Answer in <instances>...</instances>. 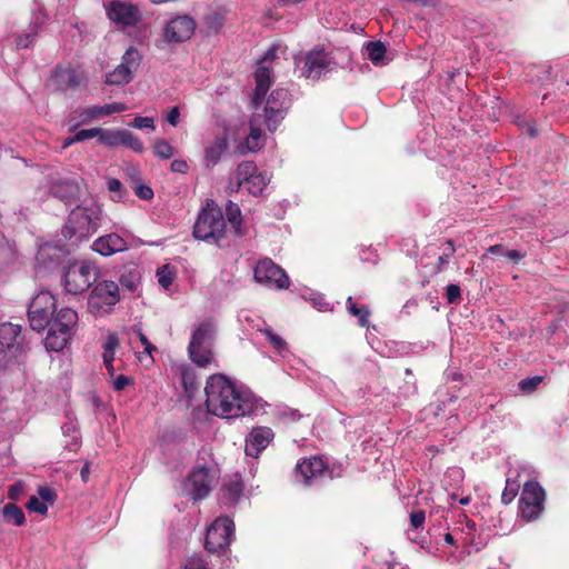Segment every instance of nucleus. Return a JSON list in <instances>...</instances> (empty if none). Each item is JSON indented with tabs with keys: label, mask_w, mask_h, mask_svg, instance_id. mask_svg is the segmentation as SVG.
I'll use <instances>...</instances> for the list:
<instances>
[{
	"label": "nucleus",
	"mask_w": 569,
	"mask_h": 569,
	"mask_svg": "<svg viewBox=\"0 0 569 569\" xmlns=\"http://www.w3.org/2000/svg\"><path fill=\"white\" fill-rule=\"evenodd\" d=\"M81 182L77 178H60L51 182L49 192L64 203H71L81 194Z\"/></svg>",
	"instance_id": "22"
},
{
	"label": "nucleus",
	"mask_w": 569,
	"mask_h": 569,
	"mask_svg": "<svg viewBox=\"0 0 569 569\" xmlns=\"http://www.w3.org/2000/svg\"><path fill=\"white\" fill-rule=\"evenodd\" d=\"M101 136V128H91V129H82L76 133V140H79V142L98 138V142L100 141Z\"/></svg>",
	"instance_id": "50"
},
{
	"label": "nucleus",
	"mask_w": 569,
	"mask_h": 569,
	"mask_svg": "<svg viewBox=\"0 0 569 569\" xmlns=\"http://www.w3.org/2000/svg\"><path fill=\"white\" fill-rule=\"evenodd\" d=\"M43 21V14L41 12L36 13L33 16L30 30L26 34L18 38L17 46L19 48H29Z\"/></svg>",
	"instance_id": "34"
},
{
	"label": "nucleus",
	"mask_w": 569,
	"mask_h": 569,
	"mask_svg": "<svg viewBox=\"0 0 569 569\" xmlns=\"http://www.w3.org/2000/svg\"><path fill=\"white\" fill-rule=\"evenodd\" d=\"M114 351L116 350H103V353H102V358H103V363L108 370V373L113 377L114 376V368L112 366V361L114 359Z\"/></svg>",
	"instance_id": "58"
},
{
	"label": "nucleus",
	"mask_w": 569,
	"mask_h": 569,
	"mask_svg": "<svg viewBox=\"0 0 569 569\" xmlns=\"http://www.w3.org/2000/svg\"><path fill=\"white\" fill-rule=\"evenodd\" d=\"M312 305L319 310V311H327L329 310V303L326 301L325 297L320 293H312L311 298Z\"/></svg>",
	"instance_id": "59"
},
{
	"label": "nucleus",
	"mask_w": 569,
	"mask_h": 569,
	"mask_svg": "<svg viewBox=\"0 0 569 569\" xmlns=\"http://www.w3.org/2000/svg\"><path fill=\"white\" fill-rule=\"evenodd\" d=\"M153 152L160 159H170L173 156V148L164 139H159L153 144Z\"/></svg>",
	"instance_id": "46"
},
{
	"label": "nucleus",
	"mask_w": 569,
	"mask_h": 569,
	"mask_svg": "<svg viewBox=\"0 0 569 569\" xmlns=\"http://www.w3.org/2000/svg\"><path fill=\"white\" fill-rule=\"evenodd\" d=\"M233 533V520L229 517H218L207 529L206 549L209 552H223L229 547Z\"/></svg>",
	"instance_id": "13"
},
{
	"label": "nucleus",
	"mask_w": 569,
	"mask_h": 569,
	"mask_svg": "<svg viewBox=\"0 0 569 569\" xmlns=\"http://www.w3.org/2000/svg\"><path fill=\"white\" fill-rule=\"evenodd\" d=\"M278 46H271L264 56L259 60L257 70L254 72L256 89L254 101H259L260 97L267 93L273 82L272 71L270 63L276 59Z\"/></svg>",
	"instance_id": "18"
},
{
	"label": "nucleus",
	"mask_w": 569,
	"mask_h": 569,
	"mask_svg": "<svg viewBox=\"0 0 569 569\" xmlns=\"http://www.w3.org/2000/svg\"><path fill=\"white\" fill-rule=\"evenodd\" d=\"M183 569H209L206 561L198 555L188 558L183 565Z\"/></svg>",
	"instance_id": "52"
},
{
	"label": "nucleus",
	"mask_w": 569,
	"mask_h": 569,
	"mask_svg": "<svg viewBox=\"0 0 569 569\" xmlns=\"http://www.w3.org/2000/svg\"><path fill=\"white\" fill-rule=\"evenodd\" d=\"M157 278H158L159 284L163 289L168 290L173 282L174 272L169 264H163L162 267H160L157 270Z\"/></svg>",
	"instance_id": "42"
},
{
	"label": "nucleus",
	"mask_w": 569,
	"mask_h": 569,
	"mask_svg": "<svg viewBox=\"0 0 569 569\" xmlns=\"http://www.w3.org/2000/svg\"><path fill=\"white\" fill-rule=\"evenodd\" d=\"M120 300L119 286L111 280L97 282L88 298V310L94 317L110 313Z\"/></svg>",
	"instance_id": "10"
},
{
	"label": "nucleus",
	"mask_w": 569,
	"mask_h": 569,
	"mask_svg": "<svg viewBox=\"0 0 569 569\" xmlns=\"http://www.w3.org/2000/svg\"><path fill=\"white\" fill-rule=\"evenodd\" d=\"M131 127L136 129H154L153 119L150 117H141L138 116L133 119V121L130 123Z\"/></svg>",
	"instance_id": "53"
},
{
	"label": "nucleus",
	"mask_w": 569,
	"mask_h": 569,
	"mask_svg": "<svg viewBox=\"0 0 569 569\" xmlns=\"http://www.w3.org/2000/svg\"><path fill=\"white\" fill-rule=\"evenodd\" d=\"M213 480L214 477L208 468L197 467L190 472L186 487L191 498L199 500L209 495Z\"/></svg>",
	"instance_id": "20"
},
{
	"label": "nucleus",
	"mask_w": 569,
	"mask_h": 569,
	"mask_svg": "<svg viewBox=\"0 0 569 569\" xmlns=\"http://www.w3.org/2000/svg\"><path fill=\"white\" fill-rule=\"evenodd\" d=\"M123 130H106L101 129L100 144L116 148L122 144Z\"/></svg>",
	"instance_id": "37"
},
{
	"label": "nucleus",
	"mask_w": 569,
	"mask_h": 569,
	"mask_svg": "<svg viewBox=\"0 0 569 569\" xmlns=\"http://www.w3.org/2000/svg\"><path fill=\"white\" fill-rule=\"evenodd\" d=\"M119 345V339L116 333H110L103 343V350H116Z\"/></svg>",
	"instance_id": "62"
},
{
	"label": "nucleus",
	"mask_w": 569,
	"mask_h": 569,
	"mask_svg": "<svg viewBox=\"0 0 569 569\" xmlns=\"http://www.w3.org/2000/svg\"><path fill=\"white\" fill-rule=\"evenodd\" d=\"M3 520L7 523L21 527L26 523V516L19 506L13 502L6 503L1 510Z\"/></svg>",
	"instance_id": "31"
},
{
	"label": "nucleus",
	"mask_w": 569,
	"mask_h": 569,
	"mask_svg": "<svg viewBox=\"0 0 569 569\" xmlns=\"http://www.w3.org/2000/svg\"><path fill=\"white\" fill-rule=\"evenodd\" d=\"M260 173L253 161H242L229 181V189L238 192L242 186H247L253 177H258Z\"/></svg>",
	"instance_id": "26"
},
{
	"label": "nucleus",
	"mask_w": 569,
	"mask_h": 569,
	"mask_svg": "<svg viewBox=\"0 0 569 569\" xmlns=\"http://www.w3.org/2000/svg\"><path fill=\"white\" fill-rule=\"evenodd\" d=\"M227 222L223 213L216 204H208L203 208L197 218L193 227V236L206 242L220 246L224 238Z\"/></svg>",
	"instance_id": "5"
},
{
	"label": "nucleus",
	"mask_w": 569,
	"mask_h": 569,
	"mask_svg": "<svg viewBox=\"0 0 569 569\" xmlns=\"http://www.w3.org/2000/svg\"><path fill=\"white\" fill-rule=\"evenodd\" d=\"M141 54L134 47H130L122 56L120 66L129 69L130 72H133L138 69L141 63Z\"/></svg>",
	"instance_id": "36"
},
{
	"label": "nucleus",
	"mask_w": 569,
	"mask_h": 569,
	"mask_svg": "<svg viewBox=\"0 0 569 569\" xmlns=\"http://www.w3.org/2000/svg\"><path fill=\"white\" fill-rule=\"evenodd\" d=\"M24 485L19 481L16 482L8 488V498L12 501H17L20 499L21 495L23 493Z\"/></svg>",
	"instance_id": "56"
},
{
	"label": "nucleus",
	"mask_w": 569,
	"mask_h": 569,
	"mask_svg": "<svg viewBox=\"0 0 569 569\" xmlns=\"http://www.w3.org/2000/svg\"><path fill=\"white\" fill-rule=\"evenodd\" d=\"M204 27L211 34H217L223 28L226 22V11L222 9H214L204 16Z\"/></svg>",
	"instance_id": "32"
},
{
	"label": "nucleus",
	"mask_w": 569,
	"mask_h": 569,
	"mask_svg": "<svg viewBox=\"0 0 569 569\" xmlns=\"http://www.w3.org/2000/svg\"><path fill=\"white\" fill-rule=\"evenodd\" d=\"M102 221V207L92 200L83 202L69 212L62 226L61 234L70 243L78 244L94 234L101 227Z\"/></svg>",
	"instance_id": "2"
},
{
	"label": "nucleus",
	"mask_w": 569,
	"mask_h": 569,
	"mask_svg": "<svg viewBox=\"0 0 569 569\" xmlns=\"http://www.w3.org/2000/svg\"><path fill=\"white\" fill-rule=\"evenodd\" d=\"M27 509L31 512L43 516L48 512V505H46L38 496H31L27 502Z\"/></svg>",
	"instance_id": "49"
},
{
	"label": "nucleus",
	"mask_w": 569,
	"mask_h": 569,
	"mask_svg": "<svg viewBox=\"0 0 569 569\" xmlns=\"http://www.w3.org/2000/svg\"><path fill=\"white\" fill-rule=\"evenodd\" d=\"M130 339L133 341L134 339L139 340L140 343L143 346L144 353L151 356L152 351L156 350V348L152 346V343L148 340L147 336L142 332V328L140 326H133L130 329Z\"/></svg>",
	"instance_id": "41"
},
{
	"label": "nucleus",
	"mask_w": 569,
	"mask_h": 569,
	"mask_svg": "<svg viewBox=\"0 0 569 569\" xmlns=\"http://www.w3.org/2000/svg\"><path fill=\"white\" fill-rule=\"evenodd\" d=\"M106 16L118 31L131 34V30L139 27L143 20L140 7L124 0H111L103 4Z\"/></svg>",
	"instance_id": "6"
},
{
	"label": "nucleus",
	"mask_w": 569,
	"mask_h": 569,
	"mask_svg": "<svg viewBox=\"0 0 569 569\" xmlns=\"http://www.w3.org/2000/svg\"><path fill=\"white\" fill-rule=\"evenodd\" d=\"M62 257V249L52 243L42 244L37 254L36 260L39 266L44 269H51L56 267Z\"/></svg>",
	"instance_id": "29"
},
{
	"label": "nucleus",
	"mask_w": 569,
	"mask_h": 569,
	"mask_svg": "<svg viewBox=\"0 0 569 569\" xmlns=\"http://www.w3.org/2000/svg\"><path fill=\"white\" fill-rule=\"evenodd\" d=\"M13 259V252L9 246L0 248V262L11 261Z\"/></svg>",
	"instance_id": "64"
},
{
	"label": "nucleus",
	"mask_w": 569,
	"mask_h": 569,
	"mask_svg": "<svg viewBox=\"0 0 569 569\" xmlns=\"http://www.w3.org/2000/svg\"><path fill=\"white\" fill-rule=\"evenodd\" d=\"M24 355V336L20 325L0 323V368L19 361Z\"/></svg>",
	"instance_id": "7"
},
{
	"label": "nucleus",
	"mask_w": 569,
	"mask_h": 569,
	"mask_svg": "<svg viewBox=\"0 0 569 569\" xmlns=\"http://www.w3.org/2000/svg\"><path fill=\"white\" fill-rule=\"evenodd\" d=\"M107 188H108L109 192L112 194L111 198L113 201H121L127 196V191L124 190V188L119 179H116V178L108 179Z\"/></svg>",
	"instance_id": "44"
},
{
	"label": "nucleus",
	"mask_w": 569,
	"mask_h": 569,
	"mask_svg": "<svg viewBox=\"0 0 569 569\" xmlns=\"http://www.w3.org/2000/svg\"><path fill=\"white\" fill-rule=\"evenodd\" d=\"M134 193L138 198L142 200H151L153 198V190L149 186L143 183L136 186Z\"/></svg>",
	"instance_id": "55"
},
{
	"label": "nucleus",
	"mask_w": 569,
	"mask_h": 569,
	"mask_svg": "<svg viewBox=\"0 0 569 569\" xmlns=\"http://www.w3.org/2000/svg\"><path fill=\"white\" fill-rule=\"evenodd\" d=\"M133 380L124 375L116 376L112 380V387L117 391L123 390L127 386L131 385Z\"/></svg>",
	"instance_id": "57"
},
{
	"label": "nucleus",
	"mask_w": 569,
	"mask_h": 569,
	"mask_svg": "<svg viewBox=\"0 0 569 569\" xmlns=\"http://www.w3.org/2000/svg\"><path fill=\"white\" fill-rule=\"evenodd\" d=\"M243 492V482L241 477L236 473L230 476L221 488V501L227 507H233L238 503Z\"/></svg>",
	"instance_id": "27"
},
{
	"label": "nucleus",
	"mask_w": 569,
	"mask_h": 569,
	"mask_svg": "<svg viewBox=\"0 0 569 569\" xmlns=\"http://www.w3.org/2000/svg\"><path fill=\"white\" fill-rule=\"evenodd\" d=\"M204 392L208 412L223 419L243 417L257 408L256 397L250 390L237 387L222 375L211 376Z\"/></svg>",
	"instance_id": "1"
},
{
	"label": "nucleus",
	"mask_w": 569,
	"mask_h": 569,
	"mask_svg": "<svg viewBox=\"0 0 569 569\" xmlns=\"http://www.w3.org/2000/svg\"><path fill=\"white\" fill-rule=\"evenodd\" d=\"M91 249L103 257H110L118 252H123L128 249V242L124 238L116 232H110L97 238L91 246Z\"/></svg>",
	"instance_id": "25"
},
{
	"label": "nucleus",
	"mask_w": 569,
	"mask_h": 569,
	"mask_svg": "<svg viewBox=\"0 0 569 569\" xmlns=\"http://www.w3.org/2000/svg\"><path fill=\"white\" fill-rule=\"evenodd\" d=\"M456 248L452 240H447L443 244L442 253L439 256L435 266L436 272H442L449 263L450 258L455 253Z\"/></svg>",
	"instance_id": "38"
},
{
	"label": "nucleus",
	"mask_w": 569,
	"mask_h": 569,
	"mask_svg": "<svg viewBox=\"0 0 569 569\" xmlns=\"http://www.w3.org/2000/svg\"><path fill=\"white\" fill-rule=\"evenodd\" d=\"M56 309V300L50 291L41 290L31 300L28 307L30 327L40 332L50 323Z\"/></svg>",
	"instance_id": "12"
},
{
	"label": "nucleus",
	"mask_w": 569,
	"mask_h": 569,
	"mask_svg": "<svg viewBox=\"0 0 569 569\" xmlns=\"http://www.w3.org/2000/svg\"><path fill=\"white\" fill-rule=\"evenodd\" d=\"M180 111L178 107H172L167 113L166 120L172 126L177 127Z\"/></svg>",
	"instance_id": "63"
},
{
	"label": "nucleus",
	"mask_w": 569,
	"mask_h": 569,
	"mask_svg": "<svg viewBox=\"0 0 569 569\" xmlns=\"http://www.w3.org/2000/svg\"><path fill=\"white\" fill-rule=\"evenodd\" d=\"M194 30V19L188 14H180L166 22L162 36L167 43H180L189 40Z\"/></svg>",
	"instance_id": "16"
},
{
	"label": "nucleus",
	"mask_w": 569,
	"mask_h": 569,
	"mask_svg": "<svg viewBox=\"0 0 569 569\" xmlns=\"http://www.w3.org/2000/svg\"><path fill=\"white\" fill-rule=\"evenodd\" d=\"M426 516L422 510L415 511L410 515V523L413 528H419L425 523Z\"/></svg>",
	"instance_id": "60"
},
{
	"label": "nucleus",
	"mask_w": 569,
	"mask_h": 569,
	"mask_svg": "<svg viewBox=\"0 0 569 569\" xmlns=\"http://www.w3.org/2000/svg\"><path fill=\"white\" fill-rule=\"evenodd\" d=\"M461 297V289L458 284L450 283L446 288V299L448 303L459 302Z\"/></svg>",
	"instance_id": "51"
},
{
	"label": "nucleus",
	"mask_w": 569,
	"mask_h": 569,
	"mask_svg": "<svg viewBox=\"0 0 569 569\" xmlns=\"http://www.w3.org/2000/svg\"><path fill=\"white\" fill-rule=\"evenodd\" d=\"M330 59L323 48L316 47L303 57L301 74L311 80H319L331 70Z\"/></svg>",
	"instance_id": "17"
},
{
	"label": "nucleus",
	"mask_w": 569,
	"mask_h": 569,
	"mask_svg": "<svg viewBox=\"0 0 569 569\" xmlns=\"http://www.w3.org/2000/svg\"><path fill=\"white\" fill-rule=\"evenodd\" d=\"M98 267L89 261L81 260L70 263L63 269V286L71 295L84 292L97 281Z\"/></svg>",
	"instance_id": "8"
},
{
	"label": "nucleus",
	"mask_w": 569,
	"mask_h": 569,
	"mask_svg": "<svg viewBox=\"0 0 569 569\" xmlns=\"http://www.w3.org/2000/svg\"><path fill=\"white\" fill-rule=\"evenodd\" d=\"M229 128H223L206 142L203 148V164L207 169L216 167L229 149Z\"/></svg>",
	"instance_id": "19"
},
{
	"label": "nucleus",
	"mask_w": 569,
	"mask_h": 569,
	"mask_svg": "<svg viewBox=\"0 0 569 569\" xmlns=\"http://www.w3.org/2000/svg\"><path fill=\"white\" fill-rule=\"evenodd\" d=\"M541 376L528 377L519 381V389L525 393L533 392L542 382Z\"/></svg>",
	"instance_id": "48"
},
{
	"label": "nucleus",
	"mask_w": 569,
	"mask_h": 569,
	"mask_svg": "<svg viewBox=\"0 0 569 569\" xmlns=\"http://www.w3.org/2000/svg\"><path fill=\"white\" fill-rule=\"evenodd\" d=\"M88 81V74L81 66L59 63L51 71L49 87L59 92L76 91L86 87Z\"/></svg>",
	"instance_id": "9"
},
{
	"label": "nucleus",
	"mask_w": 569,
	"mask_h": 569,
	"mask_svg": "<svg viewBox=\"0 0 569 569\" xmlns=\"http://www.w3.org/2000/svg\"><path fill=\"white\" fill-rule=\"evenodd\" d=\"M264 96L266 93L260 97L259 101H254V96L252 97L253 114L259 116L267 129L272 132L284 119L291 104V98L284 88L272 90L263 102Z\"/></svg>",
	"instance_id": "3"
},
{
	"label": "nucleus",
	"mask_w": 569,
	"mask_h": 569,
	"mask_svg": "<svg viewBox=\"0 0 569 569\" xmlns=\"http://www.w3.org/2000/svg\"><path fill=\"white\" fill-rule=\"evenodd\" d=\"M213 333L214 325L209 320L201 322L192 332L188 351L190 359L199 367H207L213 359L211 351Z\"/></svg>",
	"instance_id": "11"
},
{
	"label": "nucleus",
	"mask_w": 569,
	"mask_h": 569,
	"mask_svg": "<svg viewBox=\"0 0 569 569\" xmlns=\"http://www.w3.org/2000/svg\"><path fill=\"white\" fill-rule=\"evenodd\" d=\"M467 29L475 36H481L490 31V23L488 21H478L470 19L466 23Z\"/></svg>",
	"instance_id": "47"
},
{
	"label": "nucleus",
	"mask_w": 569,
	"mask_h": 569,
	"mask_svg": "<svg viewBox=\"0 0 569 569\" xmlns=\"http://www.w3.org/2000/svg\"><path fill=\"white\" fill-rule=\"evenodd\" d=\"M253 274L257 282L269 289L283 290L290 284L286 271L269 258L259 260Z\"/></svg>",
	"instance_id": "14"
},
{
	"label": "nucleus",
	"mask_w": 569,
	"mask_h": 569,
	"mask_svg": "<svg viewBox=\"0 0 569 569\" xmlns=\"http://www.w3.org/2000/svg\"><path fill=\"white\" fill-rule=\"evenodd\" d=\"M261 126H264L259 116L252 114L250 120V133L243 144L238 147L239 153L256 152L262 147Z\"/></svg>",
	"instance_id": "28"
},
{
	"label": "nucleus",
	"mask_w": 569,
	"mask_h": 569,
	"mask_svg": "<svg viewBox=\"0 0 569 569\" xmlns=\"http://www.w3.org/2000/svg\"><path fill=\"white\" fill-rule=\"evenodd\" d=\"M128 107L122 102H112L103 106H92L86 109L76 110L78 121L71 127V131L76 130L80 124L90 122L93 119L110 116L112 113L123 112Z\"/></svg>",
	"instance_id": "21"
},
{
	"label": "nucleus",
	"mask_w": 569,
	"mask_h": 569,
	"mask_svg": "<svg viewBox=\"0 0 569 569\" xmlns=\"http://www.w3.org/2000/svg\"><path fill=\"white\" fill-rule=\"evenodd\" d=\"M122 136H123L122 144H121L122 147L131 149L134 152L143 151V149H144L143 142L137 136H134L132 132L123 129Z\"/></svg>",
	"instance_id": "43"
},
{
	"label": "nucleus",
	"mask_w": 569,
	"mask_h": 569,
	"mask_svg": "<svg viewBox=\"0 0 569 569\" xmlns=\"http://www.w3.org/2000/svg\"><path fill=\"white\" fill-rule=\"evenodd\" d=\"M38 497L46 503V505H53L56 499H57V495L56 492L49 488V487H40L38 489Z\"/></svg>",
	"instance_id": "54"
},
{
	"label": "nucleus",
	"mask_w": 569,
	"mask_h": 569,
	"mask_svg": "<svg viewBox=\"0 0 569 569\" xmlns=\"http://www.w3.org/2000/svg\"><path fill=\"white\" fill-rule=\"evenodd\" d=\"M273 437L274 433L269 427L253 428L246 438V455L258 457L269 446Z\"/></svg>",
	"instance_id": "24"
},
{
	"label": "nucleus",
	"mask_w": 569,
	"mask_h": 569,
	"mask_svg": "<svg viewBox=\"0 0 569 569\" xmlns=\"http://www.w3.org/2000/svg\"><path fill=\"white\" fill-rule=\"evenodd\" d=\"M227 213H228V220L232 224L234 232L237 234H239L240 226H241V212H240L238 204L229 201L228 207H227Z\"/></svg>",
	"instance_id": "45"
},
{
	"label": "nucleus",
	"mask_w": 569,
	"mask_h": 569,
	"mask_svg": "<svg viewBox=\"0 0 569 569\" xmlns=\"http://www.w3.org/2000/svg\"><path fill=\"white\" fill-rule=\"evenodd\" d=\"M78 322V313L71 308H62L53 319L50 318L44 346L50 351H61L73 336Z\"/></svg>",
	"instance_id": "4"
},
{
	"label": "nucleus",
	"mask_w": 569,
	"mask_h": 569,
	"mask_svg": "<svg viewBox=\"0 0 569 569\" xmlns=\"http://www.w3.org/2000/svg\"><path fill=\"white\" fill-rule=\"evenodd\" d=\"M367 58L375 66H385L388 63L387 48L381 41H369L365 46Z\"/></svg>",
	"instance_id": "30"
},
{
	"label": "nucleus",
	"mask_w": 569,
	"mask_h": 569,
	"mask_svg": "<svg viewBox=\"0 0 569 569\" xmlns=\"http://www.w3.org/2000/svg\"><path fill=\"white\" fill-rule=\"evenodd\" d=\"M132 78L133 74L130 70L119 64L111 72L107 73L106 83L112 86H124L129 83Z\"/></svg>",
	"instance_id": "33"
},
{
	"label": "nucleus",
	"mask_w": 569,
	"mask_h": 569,
	"mask_svg": "<svg viewBox=\"0 0 569 569\" xmlns=\"http://www.w3.org/2000/svg\"><path fill=\"white\" fill-rule=\"evenodd\" d=\"M545 491L537 481H527L519 499V510L526 520H535L543 510Z\"/></svg>",
	"instance_id": "15"
},
{
	"label": "nucleus",
	"mask_w": 569,
	"mask_h": 569,
	"mask_svg": "<svg viewBox=\"0 0 569 569\" xmlns=\"http://www.w3.org/2000/svg\"><path fill=\"white\" fill-rule=\"evenodd\" d=\"M262 332L280 356L284 357L289 352L287 342L270 328H266Z\"/></svg>",
	"instance_id": "40"
},
{
	"label": "nucleus",
	"mask_w": 569,
	"mask_h": 569,
	"mask_svg": "<svg viewBox=\"0 0 569 569\" xmlns=\"http://www.w3.org/2000/svg\"><path fill=\"white\" fill-rule=\"evenodd\" d=\"M188 169H189V166H188L187 161H184L182 159H176L171 162V170L173 172L187 173Z\"/></svg>",
	"instance_id": "61"
},
{
	"label": "nucleus",
	"mask_w": 569,
	"mask_h": 569,
	"mask_svg": "<svg viewBox=\"0 0 569 569\" xmlns=\"http://www.w3.org/2000/svg\"><path fill=\"white\" fill-rule=\"evenodd\" d=\"M325 468V461L320 457L306 458L297 463L295 476L297 481L311 485L313 480H317L323 475Z\"/></svg>",
	"instance_id": "23"
},
{
	"label": "nucleus",
	"mask_w": 569,
	"mask_h": 569,
	"mask_svg": "<svg viewBox=\"0 0 569 569\" xmlns=\"http://www.w3.org/2000/svg\"><path fill=\"white\" fill-rule=\"evenodd\" d=\"M347 309L350 315L358 318V322L361 327H368L370 310L367 306L359 307L351 297L347 299Z\"/></svg>",
	"instance_id": "35"
},
{
	"label": "nucleus",
	"mask_w": 569,
	"mask_h": 569,
	"mask_svg": "<svg viewBox=\"0 0 569 569\" xmlns=\"http://www.w3.org/2000/svg\"><path fill=\"white\" fill-rule=\"evenodd\" d=\"M270 182V178L260 173L258 177H253L252 180L246 186L249 193L252 196H261L268 183Z\"/></svg>",
	"instance_id": "39"
}]
</instances>
